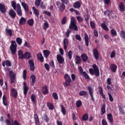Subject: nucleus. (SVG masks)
<instances>
[{"label": "nucleus", "mask_w": 125, "mask_h": 125, "mask_svg": "<svg viewBox=\"0 0 125 125\" xmlns=\"http://www.w3.org/2000/svg\"><path fill=\"white\" fill-rule=\"evenodd\" d=\"M57 60L59 64H63L65 62V59L61 55L58 54L57 56Z\"/></svg>", "instance_id": "11"}, {"label": "nucleus", "mask_w": 125, "mask_h": 125, "mask_svg": "<svg viewBox=\"0 0 125 125\" xmlns=\"http://www.w3.org/2000/svg\"><path fill=\"white\" fill-rule=\"evenodd\" d=\"M82 103L81 100H78L76 102V106L78 108H80L82 106Z\"/></svg>", "instance_id": "52"}, {"label": "nucleus", "mask_w": 125, "mask_h": 125, "mask_svg": "<svg viewBox=\"0 0 125 125\" xmlns=\"http://www.w3.org/2000/svg\"><path fill=\"white\" fill-rule=\"evenodd\" d=\"M120 36L121 38H123V39H125V32L124 30H122L120 32Z\"/></svg>", "instance_id": "54"}, {"label": "nucleus", "mask_w": 125, "mask_h": 125, "mask_svg": "<svg viewBox=\"0 0 125 125\" xmlns=\"http://www.w3.org/2000/svg\"><path fill=\"white\" fill-rule=\"evenodd\" d=\"M108 95L109 96V101H110V102H113L114 101V99L113 98L112 95L110 93H108Z\"/></svg>", "instance_id": "55"}, {"label": "nucleus", "mask_w": 125, "mask_h": 125, "mask_svg": "<svg viewBox=\"0 0 125 125\" xmlns=\"http://www.w3.org/2000/svg\"><path fill=\"white\" fill-rule=\"evenodd\" d=\"M67 23V17H64L62 20V25H65Z\"/></svg>", "instance_id": "49"}, {"label": "nucleus", "mask_w": 125, "mask_h": 125, "mask_svg": "<svg viewBox=\"0 0 125 125\" xmlns=\"http://www.w3.org/2000/svg\"><path fill=\"white\" fill-rule=\"evenodd\" d=\"M0 11L1 13H5L6 12L5 5L2 3H0Z\"/></svg>", "instance_id": "17"}, {"label": "nucleus", "mask_w": 125, "mask_h": 125, "mask_svg": "<svg viewBox=\"0 0 125 125\" xmlns=\"http://www.w3.org/2000/svg\"><path fill=\"white\" fill-rule=\"evenodd\" d=\"M23 94L25 97H26L27 96V93H28V91L29 90V87L27 86V83L26 82L23 83Z\"/></svg>", "instance_id": "9"}, {"label": "nucleus", "mask_w": 125, "mask_h": 125, "mask_svg": "<svg viewBox=\"0 0 125 125\" xmlns=\"http://www.w3.org/2000/svg\"><path fill=\"white\" fill-rule=\"evenodd\" d=\"M84 40H85V44L86 46H88L89 45V42L88 41V36L87 34L85 33L84 35Z\"/></svg>", "instance_id": "26"}, {"label": "nucleus", "mask_w": 125, "mask_h": 125, "mask_svg": "<svg viewBox=\"0 0 125 125\" xmlns=\"http://www.w3.org/2000/svg\"><path fill=\"white\" fill-rule=\"evenodd\" d=\"M34 120L36 125H40V119L37 113L34 114Z\"/></svg>", "instance_id": "25"}, {"label": "nucleus", "mask_w": 125, "mask_h": 125, "mask_svg": "<svg viewBox=\"0 0 125 125\" xmlns=\"http://www.w3.org/2000/svg\"><path fill=\"white\" fill-rule=\"evenodd\" d=\"M49 65L52 68L55 69V65H54V61H53V60L51 61Z\"/></svg>", "instance_id": "61"}, {"label": "nucleus", "mask_w": 125, "mask_h": 125, "mask_svg": "<svg viewBox=\"0 0 125 125\" xmlns=\"http://www.w3.org/2000/svg\"><path fill=\"white\" fill-rule=\"evenodd\" d=\"M101 112H102V113H101L102 116L104 115V114L106 113V104H103L101 108Z\"/></svg>", "instance_id": "30"}, {"label": "nucleus", "mask_w": 125, "mask_h": 125, "mask_svg": "<svg viewBox=\"0 0 125 125\" xmlns=\"http://www.w3.org/2000/svg\"><path fill=\"white\" fill-rule=\"evenodd\" d=\"M36 95L32 94L31 96V99L32 102H33L34 104H35L36 102H37V101H36Z\"/></svg>", "instance_id": "40"}, {"label": "nucleus", "mask_w": 125, "mask_h": 125, "mask_svg": "<svg viewBox=\"0 0 125 125\" xmlns=\"http://www.w3.org/2000/svg\"><path fill=\"white\" fill-rule=\"evenodd\" d=\"M20 25H25L26 24V19L24 17H22L20 19L19 21Z\"/></svg>", "instance_id": "31"}, {"label": "nucleus", "mask_w": 125, "mask_h": 125, "mask_svg": "<svg viewBox=\"0 0 125 125\" xmlns=\"http://www.w3.org/2000/svg\"><path fill=\"white\" fill-rule=\"evenodd\" d=\"M5 32L6 34V35H8V36H9V37H12V29L6 28Z\"/></svg>", "instance_id": "27"}, {"label": "nucleus", "mask_w": 125, "mask_h": 125, "mask_svg": "<svg viewBox=\"0 0 125 125\" xmlns=\"http://www.w3.org/2000/svg\"><path fill=\"white\" fill-rule=\"evenodd\" d=\"M90 25L92 29H95L96 26H95V23H94V21H90Z\"/></svg>", "instance_id": "57"}, {"label": "nucleus", "mask_w": 125, "mask_h": 125, "mask_svg": "<svg viewBox=\"0 0 125 125\" xmlns=\"http://www.w3.org/2000/svg\"><path fill=\"white\" fill-rule=\"evenodd\" d=\"M32 9L33 10L34 14L36 15L37 18H39V16L40 15V11H39V10L36 9L35 7H33Z\"/></svg>", "instance_id": "28"}, {"label": "nucleus", "mask_w": 125, "mask_h": 125, "mask_svg": "<svg viewBox=\"0 0 125 125\" xmlns=\"http://www.w3.org/2000/svg\"><path fill=\"white\" fill-rule=\"evenodd\" d=\"M42 0H36L35 1V5L36 6H40Z\"/></svg>", "instance_id": "53"}, {"label": "nucleus", "mask_w": 125, "mask_h": 125, "mask_svg": "<svg viewBox=\"0 0 125 125\" xmlns=\"http://www.w3.org/2000/svg\"><path fill=\"white\" fill-rule=\"evenodd\" d=\"M56 4L59 8V10L62 12L65 10V9L66 8V6L65 5V4L61 3V2H60V1H57L56 3Z\"/></svg>", "instance_id": "6"}, {"label": "nucleus", "mask_w": 125, "mask_h": 125, "mask_svg": "<svg viewBox=\"0 0 125 125\" xmlns=\"http://www.w3.org/2000/svg\"><path fill=\"white\" fill-rule=\"evenodd\" d=\"M22 39L19 37H17L16 38V42L19 45H21V44H22Z\"/></svg>", "instance_id": "45"}, {"label": "nucleus", "mask_w": 125, "mask_h": 125, "mask_svg": "<svg viewBox=\"0 0 125 125\" xmlns=\"http://www.w3.org/2000/svg\"><path fill=\"white\" fill-rule=\"evenodd\" d=\"M11 5L13 9L16 11L17 14H18V16H22L23 15L21 5H20V3L16 4V2L15 1H12L11 2Z\"/></svg>", "instance_id": "1"}, {"label": "nucleus", "mask_w": 125, "mask_h": 125, "mask_svg": "<svg viewBox=\"0 0 125 125\" xmlns=\"http://www.w3.org/2000/svg\"><path fill=\"white\" fill-rule=\"evenodd\" d=\"M93 54L94 57L96 60H98V59H99V53H98V50H97V49L94 48L93 49Z\"/></svg>", "instance_id": "13"}, {"label": "nucleus", "mask_w": 125, "mask_h": 125, "mask_svg": "<svg viewBox=\"0 0 125 125\" xmlns=\"http://www.w3.org/2000/svg\"><path fill=\"white\" fill-rule=\"evenodd\" d=\"M28 63L30 70L35 71V62H34V59H29L28 60Z\"/></svg>", "instance_id": "12"}, {"label": "nucleus", "mask_w": 125, "mask_h": 125, "mask_svg": "<svg viewBox=\"0 0 125 125\" xmlns=\"http://www.w3.org/2000/svg\"><path fill=\"white\" fill-rule=\"evenodd\" d=\"M84 18L85 19V21L86 22H88V20H89V16L87 14H84Z\"/></svg>", "instance_id": "62"}, {"label": "nucleus", "mask_w": 125, "mask_h": 125, "mask_svg": "<svg viewBox=\"0 0 125 125\" xmlns=\"http://www.w3.org/2000/svg\"><path fill=\"white\" fill-rule=\"evenodd\" d=\"M69 44V40L67 38H64L63 39V47L64 50H67V47Z\"/></svg>", "instance_id": "15"}, {"label": "nucleus", "mask_w": 125, "mask_h": 125, "mask_svg": "<svg viewBox=\"0 0 125 125\" xmlns=\"http://www.w3.org/2000/svg\"><path fill=\"white\" fill-rule=\"evenodd\" d=\"M18 55L19 57V59H21L23 60L24 59V53H23V51L21 50H19L18 51Z\"/></svg>", "instance_id": "16"}, {"label": "nucleus", "mask_w": 125, "mask_h": 125, "mask_svg": "<svg viewBox=\"0 0 125 125\" xmlns=\"http://www.w3.org/2000/svg\"><path fill=\"white\" fill-rule=\"evenodd\" d=\"M60 107L62 114L63 115V116H65V115H66V108H65V107H64V105L62 104H60Z\"/></svg>", "instance_id": "33"}, {"label": "nucleus", "mask_w": 125, "mask_h": 125, "mask_svg": "<svg viewBox=\"0 0 125 125\" xmlns=\"http://www.w3.org/2000/svg\"><path fill=\"white\" fill-rule=\"evenodd\" d=\"M104 15L105 16L107 15L108 17H110V10H106V11H105L104 12Z\"/></svg>", "instance_id": "60"}, {"label": "nucleus", "mask_w": 125, "mask_h": 125, "mask_svg": "<svg viewBox=\"0 0 125 125\" xmlns=\"http://www.w3.org/2000/svg\"><path fill=\"white\" fill-rule=\"evenodd\" d=\"M43 119L45 121V123H48V122H49V118L48 117V116H47V114H44Z\"/></svg>", "instance_id": "44"}, {"label": "nucleus", "mask_w": 125, "mask_h": 125, "mask_svg": "<svg viewBox=\"0 0 125 125\" xmlns=\"http://www.w3.org/2000/svg\"><path fill=\"white\" fill-rule=\"evenodd\" d=\"M117 68H118V67L116 64L114 63L111 64L110 65V69L111 70L112 72H113V73H115V72H117Z\"/></svg>", "instance_id": "21"}, {"label": "nucleus", "mask_w": 125, "mask_h": 125, "mask_svg": "<svg viewBox=\"0 0 125 125\" xmlns=\"http://www.w3.org/2000/svg\"><path fill=\"white\" fill-rule=\"evenodd\" d=\"M11 93L12 94V97L16 99L17 98V96L18 95V92H17V90L16 89L13 88L10 90Z\"/></svg>", "instance_id": "14"}, {"label": "nucleus", "mask_w": 125, "mask_h": 125, "mask_svg": "<svg viewBox=\"0 0 125 125\" xmlns=\"http://www.w3.org/2000/svg\"><path fill=\"white\" fill-rule=\"evenodd\" d=\"M119 10L121 12H124L125 10V5L123 2H121L119 5Z\"/></svg>", "instance_id": "24"}, {"label": "nucleus", "mask_w": 125, "mask_h": 125, "mask_svg": "<svg viewBox=\"0 0 125 125\" xmlns=\"http://www.w3.org/2000/svg\"><path fill=\"white\" fill-rule=\"evenodd\" d=\"M93 68H89V72L91 76H95V77H98L100 76V72L99 71V68L97 66V65L94 64L92 65Z\"/></svg>", "instance_id": "2"}, {"label": "nucleus", "mask_w": 125, "mask_h": 125, "mask_svg": "<svg viewBox=\"0 0 125 125\" xmlns=\"http://www.w3.org/2000/svg\"><path fill=\"white\" fill-rule=\"evenodd\" d=\"M8 14L10 17L12 19H15L16 16H17V14H16V12L15 11V10L12 9L9 10Z\"/></svg>", "instance_id": "10"}, {"label": "nucleus", "mask_w": 125, "mask_h": 125, "mask_svg": "<svg viewBox=\"0 0 125 125\" xmlns=\"http://www.w3.org/2000/svg\"><path fill=\"white\" fill-rule=\"evenodd\" d=\"M64 78V80H65L64 84H65L66 86H70L71 85V83H72V79H71L70 75L68 74H65Z\"/></svg>", "instance_id": "5"}, {"label": "nucleus", "mask_w": 125, "mask_h": 125, "mask_svg": "<svg viewBox=\"0 0 125 125\" xmlns=\"http://www.w3.org/2000/svg\"><path fill=\"white\" fill-rule=\"evenodd\" d=\"M76 63L80 65V64H81V57L79 56H76Z\"/></svg>", "instance_id": "48"}, {"label": "nucleus", "mask_w": 125, "mask_h": 125, "mask_svg": "<svg viewBox=\"0 0 125 125\" xmlns=\"http://www.w3.org/2000/svg\"><path fill=\"white\" fill-rule=\"evenodd\" d=\"M101 27L102 29L104 30V31H106V32H108L109 31V28L106 25V24L104 23H103L101 24Z\"/></svg>", "instance_id": "39"}, {"label": "nucleus", "mask_w": 125, "mask_h": 125, "mask_svg": "<svg viewBox=\"0 0 125 125\" xmlns=\"http://www.w3.org/2000/svg\"><path fill=\"white\" fill-rule=\"evenodd\" d=\"M42 92L43 95H46V94H48L49 90L48 88H47V86H44L42 87Z\"/></svg>", "instance_id": "20"}, {"label": "nucleus", "mask_w": 125, "mask_h": 125, "mask_svg": "<svg viewBox=\"0 0 125 125\" xmlns=\"http://www.w3.org/2000/svg\"><path fill=\"white\" fill-rule=\"evenodd\" d=\"M110 34L112 37H117V31L114 29L111 30Z\"/></svg>", "instance_id": "42"}, {"label": "nucleus", "mask_w": 125, "mask_h": 125, "mask_svg": "<svg viewBox=\"0 0 125 125\" xmlns=\"http://www.w3.org/2000/svg\"><path fill=\"white\" fill-rule=\"evenodd\" d=\"M76 18L78 22H83V19L81 16H77Z\"/></svg>", "instance_id": "59"}, {"label": "nucleus", "mask_w": 125, "mask_h": 125, "mask_svg": "<svg viewBox=\"0 0 125 125\" xmlns=\"http://www.w3.org/2000/svg\"><path fill=\"white\" fill-rule=\"evenodd\" d=\"M30 79L32 80V85L34 86L35 83H36V76L34 74L31 75L30 76Z\"/></svg>", "instance_id": "35"}, {"label": "nucleus", "mask_w": 125, "mask_h": 125, "mask_svg": "<svg viewBox=\"0 0 125 125\" xmlns=\"http://www.w3.org/2000/svg\"><path fill=\"white\" fill-rule=\"evenodd\" d=\"M11 45L10 46V50L13 55H15L16 51H17V44L14 41H11Z\"/></svg>", "instance_id": "4"}, {"label": "nucleus", "mask_w": 125, "mask_h": 125, "mask_svg": "<svg viewBox=\"0 0 125 125\" xmlns=\"http://www.w3.org/2000/svg\"><path fill=\"white\" fill-rule=\"evenodd\" d=\"M30 58H32V55L29 52H26L24 53V59L29 60Z\"/></svg>", "instance_id": "22"}, {"label": "nucleus", "mask_w": 125, "mask_h": 125, "mask_svg": "<svg viewBox=\"0 0 125 125\" xmlns=\"http://www.w3.org/2000/svg\"><path fill=\"white\" fill-rule=\"evenodd\" d=\"M69 28L70 30H74V31H78V26H77V21L74 17L71 18L70 24Z\"/></svg>", "instance_id": "3"}, {"label": "nucleus", "mask_w": 125, "mask_h": 125, "mask_svg": "<svg viewBox=\"0 0 125 125\" xmlns=\"http://www.w3.org/2000/svg\"><path fill=\"white\" fill-rule=\"evenodd\" d=\"M82 121H87L88 120V114L87 113H85L84 114L82 118Z\"/></svg>", "instance_id": "43"}, {"label": "nucleus", "mask_w": 125, "mask_h": 125, "mask_svg": "<svg viewBox=\"0 0 125 125\" xmlns=\"http://www.w3.org/2000/svg\"><path fill=\"white\" fill-rule=\"evenodd\" d=\"M49 27V24H48V22H46L44 23V27H43V29L44 30H46L47 28Z\"/></svg>", "instance_id": "63"}, {"label": "nucleus", "mask_w": 125, "mask_h": 125, "mask_svg": "<svg viewBox=\"0 0 125 125\" xmlns=\"http://www.w3.org/2000/svg\"><path fill=\"white\" fill-rule=\"evenodd\" d=\"M102 125H108V123L107 122V121L105 119H103L102 121Z\"/></svg>", "instance_id": "64"}, {"label": "nucleus", "mask_w": 125, "mask_h": 125, "mask_svg": "<svg viewBox=\"0 0 125 125\" xmlns=\"http://www.w3.org/2000/svg\"><path fill=\"white\" fill-rule=\"evenodd\" d=\"M82 5V2L77 1L73 4L74 8H80Z\"/></svg>", "instance_id": "23"}, {"label": "nucleus", "mask_w": 125, "mask_h": 125, "mask_svg": "<svg viewBox=\"0 0 125 125\" xmlns=\"http://www.w3.org/2000/svg\"><path fill=\"white\" fill-rule=\"evenodd\" d=\"M22 78L24 80L27 79V70H24L22 73Z\"/></svg>", "instance_id": "51"}, {"label": "nucleus", "mask_w": 125, "mask_h": 125, "mask_svg": "<svg viewBox=\"0 0 125 125\" xmlns=\"http://www.w3.org/2000/svg\"><path fill=\"white\" fill-rule=\"evenodd\" d=\"M80 96H86L87 95V92L86 91H81L79 92Z\"/></svg>", "instance_id": "41"}, {"label": "nucleus", "mask_w": 125, "mask_h": 125, "mask_svg": "<svg viewBox=\"0 0 125 125\" xmlns=\"http://www.w3.org/2000/svg\"><path fill=\"white\" fill-rule=\"evenodd\" d=\"M99 93L101 95L102 98H103V99H106V96H105V95L104 94V93H103V88H102L101 86L99 87Z\"/></svg>", "instance_id": "29"}, {"label": "nucleus", "mask_w": 125, "mask_h": 125, "mask_svg": "<svg viewBox=\"0 0 125 125\" xmlns=\"http://www.w3.org/2000/svg\"><path fill=\"white\" fill-rule=\"evenodd\" d=\"M21 4L25 11H29V6L28 4L25 2H21Z\"/></svg>", "instance_id": "19"}, {"label": "nucleus", "mask_w": 125, "mask_h": 125, "mask_svg": "<svg viewBox=\"0 0 125 125\" xmlns=\"http://www.w3.org/2000/svg\"><path fill=\"white\" fill-rule=\"evenodd\" d=\"M34 19H31L27 21V24L29 25V26H31L32 27V26H34Z\"/></svg>", "instance_id": "38"}, {"label": "nucleus", "mask_w": 125, "mask_h": 125, "mask_svg": "<svg viewBox=\"0 0 125 125\" xmlns=\"http://www.w3.org/2000/svg\"><path fill=\"white\" fill-rule=\"evenodd\" d=\"M87 89L88 90V91L89 92V94L90 95V96L91 98V100L93 102L95 101L93 93H94V91L93 88L91 87V86L88 85L87 87Z\"/></svg>", "instance_id": "7"}, {"label": "nucleus", "mask_w": 125, "mask_h": 125, "mask_svg": "<svg viewBox=\"0 0 125 125\" xmlns=\"http://www.w3.org/2000/svg\"><path fill=\"white\" fill-rule=\"evenodd\" d=\"M68 57H69V59H72V57L73 56V52H72V51L70 50L68 53Z\"/></svg>", "instance_id": "58"}, {"label": "nucleus", "mask_w": 125, "mask_h": 125, "mask_svg": "<svg viewBox=\"0 0 125 125\" xmlns=\"http://www.w3.org/2000/svg\"><path fill=\"white\" fill-rule=\"evenodd\" d=\"M52 97L55 100H58V95H57V93H53L52 94Z\"/></svg>", "instance_id": "56"}, {"label": "nucleus", "mask_w": 125, "mask_h": 125, "mask_svg": "<svg viewBox=\"0 0 125 125\" xmlns=\"http://www.w3.org/2000/svg\"><path fill=\"white\" fill-rule=\"evenodd\" d=\"M2 100H3V105H4V106H7V100H6V97H5V95H4L3 96Z\"/></svg>", "instance_id": "46"}, {"label": "nucleus", "mask_w": 125, "mask_h": 125, "mask_svg": "<svg viewBox=\"0 0 125 125\" xmlns=\"http://www.w3.org/2000/svg\"><path fill=\"white\" fill-rule=\"evenodd\" d=\"M47 106L49 110H53L54 109V105L52 103H47Z\"/></svg>", "instance_id": "37"}, {"label": "nucleus", "mask_w": 125, "mask_h": 125, "mask_svg": "<svg viewBox=\"0 0 125 125\" xmlns=\"http://www.w3.org/2000/svg\"><path fill=\"white\" fill-rule=\"evenodd\" d=\"M43 53L44 57H45V58H47V57L49 56V54H50V51H49L48 50H44Z\"/></svg>", "instance_id": "34"}, {"label": "nucleus", "mask_w": 125, "mask_h": 125, "mask_svg": "<svg viewBox=\"0 0 125 125\" xmlns=\"http://www.w3.org/2000/svg\"><path fill=\"white\" fill-rule=\"evenodd\" d=\"M107 120L109 121L110 123H113V115H112V114L109 113L107 116Z\"/></svg>", "instance_id": "36"}, {"label": "nucleus", "mask_w": 125, "mask_h": 125, "mask_svg": "<svg viewBox=\"0 0 125 125\" xmlns=\"http://www.w3.org/2000/svg\"><path fill=\"white\" fill-rule=\"evenodd\" d=\"M81 76H83L85 79H86L87 80H89L90 79V77H89V76L87 73H86V72H83L82 74H81Z\"/></svg>", "instance_id": "47"}, {"label": "nucleus", "mask_w": 125, "mask_h": 125, "mask_svg": "<svg viewBox=\"0 0 125 125\" xmlns=\"http://www.w3.org/2000/svg\"><path fill=\"white\" fill-rule=\"evenodd\" d=\"M9 73L11 83H14L15 82V78H16V74L13 72L12 70L10 71Z\"/></svg>", "instance_id": "8"}, {"label": "nucleus", "mask_w": 125, "mask_h": 125, "mask_svg": "<svg viewBox=\"0 0 125 125\" xmlns=\"http://www.w3.org/2000/svg\"><path fill=\"white\" fill-rule=\"evenodd\" d=\"M5 65L7 67H11V62L8 60H6L4 62H3L2 65L4 67H5Z\"/></svg>", "instance_id": "18"}, {"label": "nucleus", "mask_w": 125, "mask_h": 125, "mask_svg": "<svg viewBox=\"0 0 125 125\" xmlns=\"http://www.w3.org/2000/svg\"><path fill=\"white\" fill-rule=\"evenodd\" d=\"M81 58H82L83 61L84 62H85V61H87V60L88 59V56H87L86 54H82L81 55Z\"/></svg>", "instance_id": "32"}, {"label": "nucleus", "mask_w": 125, "mask_h": 125, "mask_svg": "<svg viewBox=\"0 0 125 125\" xmlns=\"http://www.w3.org/2000/svg\"><path fill=\"white\" fill-rule=\"evenodd\" d=\"M118 108L119 109V112H120L122 115H125V110H124V108H123V106H119Z\"/></svg>", "instance_id": "50"}]
</instances>
